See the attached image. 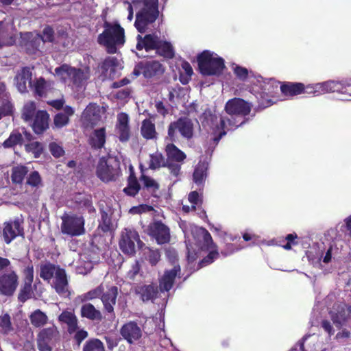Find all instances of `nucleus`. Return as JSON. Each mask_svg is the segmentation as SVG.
Returning <instances> with one entry per match:
<instances>
[{
	"label": "nucleus",
	"instance_id": "obj_1",
	"mask_svg": "<svg viewBox=\"0 0 351 351\" xmlns=\"http://www.w3.org/2000/svg\"><path fill=\"white\" fill-rule=\"evenodd\" d=\"M188 251L189 263H193L199 256L208 255L199 263V267L212 263L219 256L217 245L213 243L210 234L202 227L190 225V230H183Z\"/></svg>",
	"mask_w": 351,
	"mask_h": 351
},
{
	"label": "nucleus",
	"instance_id": "obj_2",
	"mask_svg": "<svg viewBox=\"0 0 351 351\" xmlns=\"http://www.w3.org/2000/svg\"><path fill=\"white\" fill-rule=\"evenodd\" d=\"M199 121L202 128L208 134L209 141H213L215 145L228 131L234 130L243 123L241 121L237 124L220 114L213 113L210 110H206L199 117Z\"/></svg>",
	"mask_w": 351,
	"mask_h": 351
},
{
	"label": "nucleus",
	"instance_id": "obj_3",
	"mask_svg": "<svg viewBox=\"0 0 351 351\" xmlns=\"http://www.w3.org/2000/svg\"><path fill=\"white\" fill-rule=\"evenodd\" d=\"M124 4L128 12L127 18L130 22L133 19V8L139 10L134 25L141 33L145 32L158 16V0H132V3L125 1Z\"/></svg>",
	"mask_w": 351,
	"mask_h": 351
},
{
	"label": "nucleus",
	"instance_id": "obj_4",
	"mask_svg": "<svg viewBox=\"0 0 351 351\" xmlns=\"http://www.w3.org/2000/svg\"><path fill=\"white\" fill-rule=\"evenodd\" d=\"M136 39V49L138 51L136 55L138 57L148 56L147 54L142 52L143 49H145L147 53L151 50H155L156 53L165 58H172L174 56L175 51L172 44L160 40L156 34H147L143 38L141 35H138Z\"/></svg>",
	"mask_w": 351,
	"mask_h": 351
},
{
	"label": "nucleus",
	"instance_id": "obj_5",
	"mask_svg": "<svg viewBox=\"0 0 351 351\" xmlns=\"http://www.w3.org/2000/svg\"><path fill=\"white\" fill-rule=\"evenodd\" d=\"M104 31L98 36V43L104 45L109 53L117 52L125 43L124 29L117 23L105 22Z\"/></svg>",
	"mask_w": 351,
	"mask_h": 351
},
{
	"label": "nucleus",
	"instance_id": "obj_6",
	"mask_svg": "<svg viewBox=\"0 0 351 351\" xmlns=\"http://www.w3.org/2000/svg\"><path fill=\"white\" fill-rule=\"evenodd\" d=\"M55 76L73 88H82L90 77V70L88 67L75 68L66 64L55 69Z\"/></svg>",
	"mask_w": 351,
	"mask_h": 351
},
{
	"label": "nucleus",
	"instance_id": "obj_7",
	"mask_svg": "<svg viewBox=\"0 0 351 351\" xmlns=\"http://www.w3.org/2000/svg\"><path fill=\"white\" fill-rule=\"evenodd\" d=\"M52 274L56 276L55 282L52 283V287L60 295L64 298L68 297L70 295V291L65 270L51 263L40 265V277L41 278L49 283Z\"/></svg>",
	"mask_w": 351,
	"mask_h": 351
},
{
	"label": "nucleus",
	"instance_id": "obj_8",
	"mask_svg": "<svg viewBox=\"0 0 351 351\" xmlns=\"http://www.w3.org/2000/svg\"><path fill=\"white\" fill-rule=\"evenodd\" d=\"M198 67L204 75H220L225 69L224 60L216 53L205 50L197 56Z\"/></svg>",
	"mask_w": 351,
	"mask_h": 351
},
{
	"label": "nucleus",
	"instance_id": "obj_9",
	"mask_svg": "<svg viewBox=\"0 0 351 351\" xmlns=\"http://www.w3.org/2000/svg\"><path fill=\"white\" fill-rule=\"evenodd\" d=\"M120 173L119 161L117 158L108 156L99 160L97 167V175L104 182L115 180Z\"/></svg>",
	"mask_w": 351,
	"mask_h": 351
},
{
	"label": "nucleus",
	"instance_id": "obj_10",
	"mask_svg": "<svg viewBox=\"0 0 351 351\" xmlns=\"http://www.w3.org/2000/svg\"><path fill=\"white\" fill-rule=\"evenodd\" d=\"M61 231L70 236H80L84 233V219L81 216L64 214L62 217Z\"/></svg>",
	"mask_w": 351,
	"mask_h": 351
},
{
	"label": "nucleus",
	"instance_id": "obj_11",
	"mask_svg": "<svg viewBox=\"0 0 351 351\" xmlns=\"http://www.w3.org/2000/svg\"><path fill=\"white\" fill-rule=\"evenodd\" d=\"M58 337L59 332L54 325L41 330L37 337V345L39 350L51 351Z\"/></svg>",
	"mask_w": 351,
	"mask_h": 351
},
{
	"label": "nucleus",
	"instance_id": "obj_12",
	"mask_svg": "<svg viewBox=\"0 0 351 351\" xmlns=\"http://www.w3.org/2000/svg\"><path fill=\"white\" fill-rule=\"evenodd\" d=\"M136 243H137L138 246H141L142 243L138 232L133 229L125 228L121 233L119 241V247L121 251L128 255L134 254Z\"/></svg>",
	"mask_w": 351,
	"mask_h": 351
},
{
	"label": "nucleus",
	"instance_id": "obj_13",
	"mask_svg": "<svg viewBox=\"0 0 351 351\" xmlns=\"http://www.w3.org/2000/svg\"><path fill=\"white\" fill-rule=\"evenodd\" d=\"M177 131L183 137L191 138L193 134V123L191 120L186 118L180 119L177 121L171 123L168 129V136L171 141H176Z\"/></svg>",
	"mask_w": 351,
	"mask_h": 351
},
{
	"label": "nucleus",
	"instance_id": "obj_14",
	"mask_svg": "<svg viewBox=\"0 0 351 351\" xmlns=\"http://www.w3.org/2000/svg\"><path fill=\"white\" fill-rule=\"evenodd\" d=\"M104 110L95 104H90L84 110L82 119L85 128H94L101 119Z\"/></svg>",
	"mask_w": 351,
	"mask_h": 351
},
{
	"label": "nucleus",
	"instance_id": "obj_15",
	"mask_svg": "<svg viewBox=\"0 0 351 351\" xmlns=\"http://www.w3.org/2000/svg\"><path fill=\"white\" fill-rule=\"evenodd\" d=\"M225 110L230 115L245 116L251 110L249 103L239 98H234L227 101Z\"/></svg>",
	"mask_w": 351,
	"mask_h": 351
},
{
	"label": "nucleus",
	"instance_id": "obj_16",
	"mask_svg": "<svg viewBox=\"0 0 351 351\" xmlns=\"http://www.w3.org/2000/svg\"><path fill=\"white\" fill-rule=\"evenodd\" d=\"M130 118L128 114L120 112L117 116L115 133L119 141L126 142L130 138Z\"/></svg>",
	"mask_w": 351,
	"mask_h": 351
},
{
	"label": "nucleus",
	"instance_id": "obj_17",
	"mask_svg": "<svg viewBox=\"0 0 351 351\" xmlns=\"http://www.w3.org/2000/svg\"><path fill=\"white\" fill-rule=\"evenodd\" d=\"M149 235L154 238L158 244H165L170 241L169 228L160 221H155L149 228Z\"/></svg>",
	"mask_w": 351,
	"mask_h": 351
},
{
	"label": "nucleus",
	"instance_id": "obj_18",
	"mask_svg": "<svg viewBox=\"0 0 351 351\" xmlns=\"http://www.w3.org/2000/svg\"><path fill=\"white\" fill-rule=\"evenodd\" d=\"M18 286V276L14 271H9L0 276V293L11 295Z\"/></svg>",
	"mask_w": 351,
	"mask_h": 351
},
{
	"label": "nucleus",
	"instance_id": "obj_19",
	"mask_svg": "<svg viewBox=\"0 0 351 351\" xmlns=\"http://www.w3.org/2000/svg\"><path fill=\"white\" fill-rule=\"evenodd\" d=\"M23 228L19 219L4 223L3 237L6 243H10L16 237L23 235Z\"/></svg>",
	"mask_w": 351,
	"mask_h": 351
},
{
	"label": "nucleus",
	"instance_id": "obj_20",
	"mask_svg": "<svg viewBox=\"0 0 351 351\" xmlns=\"http://www.w3.org/2000/svg\"><path fill=\"white\" fill-rule=\"evenodd\" d=\"M335 84H333V80L316 84H308L304 85V93L312 95L313 96H318L332 93Z\"/></svg>",
	"mask_w": 351,
	"mask_h": 351
},
{
	"label": "nucleus",
	"instance_id": "obj_21",
	"mask_svg": "<svg viewBox=\"0 0 351 351\" xmlns=\"http://www.w3.org/2000/svg\"><path fill=\"white\" fill-rule=\"evenodd\" d=\"M121 335L129 343H133L141 337L142 331L135 322H130L122 326Z\"/></svg>",
	"mask_w": 351,
	"mask_h": 351
},
{
	"label": "nucleus",
	"instance_id": "obj_22",
	"mask_svg": "<svg viewBox=\"0 0 351 351\" xmlns=\"http://www.w3.org/2000/svg\"><path fill=\"white\" fill-rule=\"evenodd\" d=\"M180 274L179 265H174L173 268L165 271L163 276L160 279V289L161 291H169L173 287L175 278Z\"/></svg>",
	"mask_w": 351,
	"mask_h": 351
},
{
	"label": "nucleus",
	"instance_id": "obj_23",
	"mask_svg": "<svg viewBox=\"0 0 351 351\" xmlns=\"http://www.w3.org/2000/svg\"><path fill=\"white\" fill-rule=\"evenodd\" d=\"M119 69H121V66L119 60L114 57L106 58L100 66L104 78H114Z\"/></svg>",
	"mask_w": 351,
	"mask_h": 351
},
{
	"label": "nucleus",
	"instance_id": "obj_24",
	"mask_svg": "<svg viewBox=\"0 0 351 351\" xmlns=\"http://www.w3.org/2000/svg\"><path fill=\"white\" fill-rule=\"evenodd\" d=\"M32 72L29 68H23L15 77V84L18 90L20 93H25L27 89V84L33 83L32 79Z\"/></svg>",
	"mask_w": 351,
	"mask_h": 351
},
{
	"label": "nucleus",
	"instance_id": "obj_25",
	"mask_svg": "<svg viewBox=\"0 0 351 351\" xmlns=\"http://www.w3.org/2000/svg\"><path fill=\"white\" fill-rule=\"evenodd\" d=\"M331 318L335 326L339 328L347 321V315H351V306L346 307L344 304L338 305L330 312Z\"/></svg>",
	"mask_w": 351,
	"mask_h": 351
},
{
	"label": "nucleus",
	"instance_id": "obj_26",
	"mask_svg": "<svg viewBox=\"0 0 351 351\" xmlns=\"http://www.w3.org/2000/svg\"><path fill=\"white\" fill-rule=\"evenodd\" d=\"M106 132L104 127L95 128L90 134L88 143L94 149H101L106 143Z\"/></svg>",
	"mask_w": 351,
	"mask_h": 351
},
{
	"label": "nucleus",
	"instance_id": "obj_27",
	"mask_svg": "<svg viewBox=\"0 0 351 351\" xmlns=\"http://www.w3.org/2000/svg\"><path fill=\"white\" fill-rule=\"evenodd\" d=\"M208 167V162L206 160H200L196 165L193 175V180L197 187L200 188L204 185L207 177Z\"/></svg>",
	"mask_w": 351,
	"mask_h": 351
},
{
	"label": "nucleus",
	"instance_id": "obj_28",
	"mask_svg": "<svg viewBox=\"0 0 351 351\" xmlns=\"http://www.w3.org/2000/svg\"><path fill=\"white\" fill-rule=\"evenodd\" d=\"M118 289L115 286H112L106 293L101 296V301L106 311L109 313H113L114 306L116 304Z\"/></svg>",
	"mask_w": 351,
	"mask_h": 351
},
{
	"label": "nucleus",
	"instance_id": "obj_29",
	"mask_svg": "<svg viewBox=\"0 0 351 351\" xmlns=\"http://www.w3.org/2000/svg\"><path fill=\"white\" fill-rule=\"evenodd\" d=\"M49 116L47 112L44 110L38 111L32 123L34 131L37 134H40L45 130L49 125Z\"/></svg>",
	"mask_w": 351,
	"mask_h": 351
},
{
	"label": "nucleus",
	"instance_id": "obj_30",
	"mask_svg": "<svg viewBox=\"0 0 351 351\" xmlns=\"http://www.w3.org/2000/svg\"><path fill=\"white\" fill-rule=\"evenodd\" d=\"M59 321L67 326L68 332L72 334L77 330V318L72 311H64L59 315Z\"/></svg>",
	"mask_w": 351,
	"mask_h": 351
},
{
	"label": "nucleus",
	"instance_id": "obj_31",
	"mask_svg": "<svg viewBox=\"0 0 351 351\" xmlns=\"http://www.w3.org/2000/svg\"><path fill=\"white\" fill-rule=\"evenodd\" d=\"M135 292L141 296L143 301H148L156 297L158 289L154 285H138L136 287Z\"/></svg>",
	"mask_w": 351,
	"mask_h": 351
},
{
	"label": "nucleus",
	"instance_id": "obj_32",
	"mask_svg": "<svg viewBox=\"0 0 351 351\" xmlns=\"http://www.w3.org/2000/svg\"><path fill=\"white\" fill-rule=\"evenodd\" d=\"M285 96L292 97L304 93V84L300 82H287L280 86Z\"/></svg>",
	"mask_w": 351,
	"mask_h": 351
},
{
	"label": "nucleus",
	"instance_id": "obj_33",
	"mask_svg": "<svg viewBox=\"0 0 351 351\" xmlns=\"http://www.w3.org/2000/svg\"><path fill=\"white\" fill-rule=\"evenodd\" d=\"M165 69L158 61L151 60L145 64L143 74L146 77H151L163 73Z\"/></svg>",
	"mask_w": 351,
	"mask_h": 351
},
{
	"label": "nucleus",
	"instance_id": "obj_34",
	"mask_svg": "<svg viewBox=\"0 0 351 351\" xmlns=\"http://www.w3.org/2000/svg\"><path fill=\"white\" fill-rule=\"evenodd\" d=\"M73 114L74 110L71 107L66 106L64 108L63 112H59L54 117L53 122L55 126L61 128L66 125L69 123V117Z\"/></svg>",
	"mask_w": 351,
	"mask_h": 351
},
{
	"label": "nucleus",
	"instance_id": "obj_35",
	"mask_svg": "<svg viewBox=\"0 0 351 351\" xmlns=\"http://www.w3.org/2000/svg\"><path fill=\"white\" fill-rule=\"evenodd\" d=\"M165 152L168 159L177 162H183L186 158V155L172 143L166 145Z\"/></svg>",
	"mask_w": 351,
	"mask_h": 351
},
{
	"label": "nucleus",
	"instance_id": "obj_36",
	"mask_svg": "<svg viewBox=\"0 0 351 351\" xmlns=\"http://www.w3.org/2000/svg\"><path fill=\"white\" fill-rule=\"evenodd\" d=\"M335 84L332 88V93H338L342 95L341 99L351 100V84L345 82L333 81Z\"/></svg>",
	"mask_w": 351,
	"mask_h": 351
},
{
	"label": "nucleus",
	"instance_id": "obj_37",
	"mask_svg": "<svg viewBox=\"0 0 351 351\" xmlns=\"http://www.w3.org/2000/svg\"><path fill=\"white\" fill-rule=\"evenodd\" d=\"M50 86L51 84L46 82L43 77L36 79L33 81V83H29V88L34 91L35 95L40 97L45 95Z\"/></svg>",
	"mask_w": 351,
	"mask_h": 351
},
{
	"label": "nucleus",
	"instance_id": "obj_38",
	"mask_svg": "<svg viewBox=\"0 0 351 351\" xmlns=\"http://www.w3.org/2000/svg\"><path fill=\"white\" fill-rule=\"evenodd\" d=\"M15 38L10 32V27L3 22H0V47L6 45H12Z\"/></svg>",
	"mask_w": 351,
	"mask_h": 351
},
{
	"label": "nucleus",
	"instance_id": "obj_39",
	"mask_svg": "<svg viewBox=\"0 0 351 351\" xmlns=\"http://www.w3.org/2000/svg\"><path fill=\"white\" fill-rule=\"evenodd\" d=\"M81 315L91 320L101 319V314L91 304H85L81 308Z\"/></svg>",
	"mask_w": 351,
	"mask_h": 351
},
{
	"label": "nucleus",
	"instance_id": "obj_40",
	"mask_svg": "<svg viewBox=\"0 0 351 351\" xmlns=\"http://www.w3.org/2000/svg\"><path fill=\"white\" fill-rule=\"evenodd\" d=\"M141 132L146 139H154L156 138L155 125L149 119H145L142 122Z\"/></svg>",
	"mask_w": 351,
	"mask_h": 351
},
{
	"label": "nucleus",
	"instance_id": "obj_41",
	"mask_svg": "<svg viewBox=\"0 0 351 351\" xmlns=\"http://www.w3.org/2000/svg\"><path fill=\"white\" fill-rule=\"evenodd\" d=\"M279 84L273 79H267L265 83L263 85L262 89L259 93L261 98L265 96H271L278 89Z\"/></svg>",
	"mask_w": 351,
	"mask_h": 351
},
{
	"label": "nucleus",
	"instance_id": "obj_42",
	"mask_svg": "<svg viewBox=\"0 0 351 351\" xmlns=\"http://www.w3.org/2000/svg\"><path fill=\"white\" fill-rule=\"evenodd\" d=\"M267 79L259 75H252L250 77V90L254 95H258L262 89L263 85Z\"/></svg>",
	"mask_w": 351,
	"mask_h": 351
},
{
	"label": "nucleus",
	"instance_id": "obj_43",
	"mask_svg": "<svg viewBox=\"0 0 351 351\" xmlns=\"http://www.w3.org/2000/svg\"><path fill=\"white\" fill-rule=\"evenodd\" d=\"M104 291V288L102 285H99L97 288L90 290V291L79 295L75 299L76 302H83L86 300H93L101 295Z\"/></svg>",
	"mask_w": 351,
	"mask_h": 351
},
{
	"label": "nucleus",
	"instance_id": "obj_44",
	"mask_svg": "<svg viewBox=\"0 0 351 351\" xmlns=\"http://www.w3.org/2000/svg\"><path fill=\"white\" fill-rule=\"evenodd\" d=\"M149 158L148 167L151 169H156L166 166L165 158L161 153L155 152L150 154Z\"/></svg>",
	"mask_w": 351,
	"mask_h": 351
},
{
	"label": "nucleus",
	"instance_id": "obj_45",
	"mask_svg": "<svg viewBox=\"0 0 351 351\" xmlns=\"http://www.w3.org/2000/svg\"><path fill=\"white\" fill-rule=\"evenodd\" d=\"M29 319L33 326L41 327L47 323L48 317L45 313L38 309L32 313Z\"/></svg>",
	"mask_w": 351,
	"mask_h": 351
},
{
	"label": "nucleus",
	"instance_id": "obj_46",
	"mask_svg": "<svg viewBox=\"0 0 351 351\" xmlns=\"http://www.w3.org/2000/svg\"><path fill=\"white\" fill-rule=\"evenodd\" d=\"M141 181L143 186L149 191L153 193L155 196H157L156 192L159 189V184L154 178L147 176L143 173L141 177Z\"/></svg>",
	"mask_w": 351,
	"mask_h": 351
},
{
	"label": "nucleus",
	"instance_id": "obj_47",
	"mask_svg": "<svg viewBox=\"0 0 351 351\" xmlns=\"http://www.w3.org/2000/svg\"><path fill=\"white\" fill-rule=\"evenodd\" d=\"M180 82L183 84H187L191 75L193 73V69L190 64L187 62H182L181 64V68L180 70Z\"/></svg>",
	"mask_w": 351,
	"mask_h": 351
},
{
	"label": "nucleus",
	"instance_id": "obj_48",
	"mask_svg": "<svg viewBox=\"0 0 351 351\" xmlns=\"http://www.w3.org/2000/svg\"><path fill=\"white\" fill-rule=\"evenodd\" d=\"M22 141V134L18 131H13L8 138L3 142V146L5 148L12 147L16 145L21 144Z\"/></svg>",
	"mask_w": 351,
	"mask_h": 351
},
{
	"label": "nucleus",
	"instance_id": "obj_49",
	"mask_svg": "<svg viewBox=\"0 0 351 351\" xmlns=\"http://www.w3.org/2000/svg\"><path fill=\"white\" fill-rule=\"evenodd\" d=\"M53 29L51 27H45L43 29V35L42 36L37 35L34 38V43H38V45H36V47H35L36 49H38V46H39V43L40 42H43V43L51 42L53 40Z\"/></svg>",
	"mask_w": 351,
	"mask_h": 351
},
{
	"label": "nucleus",
	"instance_id": "obj_50",
	"mask_svg": "<svg viewBox=\"0 0 351 351\" xmlns=\"http://www.w3.org/2000/svg\"><path fill=\"white\" fill-rule=\"evenodd\" d=\"M27 168L25 166H17L12 169V180L14 183H21L27 173Z\"/></svg>",
	"mask_w": 351,
	"mask_h": 351
},
{
	"label": "nucleus",
	"instance_id": "obj_51",
	"mask_svg": "<svg viewBox=\"0 0 351 351\" xmlns=\"http://www.w3.org/2000/svg\"><path fill=\"white\" fill-rule=\"evenodd\" d=\"M75 201L82 207H84L89 213H92L95 211L94 207L93 206L92 202L90 201V197L89 195L79 194L75 197Z\"/></svg>",
	"mask_w": 351,
	"mask_h": 351
},
{
	"label": "nucleus",
	"instance_id": "obj_52",
	"mask_svg": "<svg viewBox=\"0 0 351 351\" xmlns=\"http://www.w3.org/2000/svg\"><path fill=\"white\" fill-rule=\"evenodd\" d=\"M36 105L33 101L27 102L23 107L22 117L25 121H32L35 114Z\"/></svg>",
	"mask_w": 351,
	"mask_h": 351
},
{
	"label": "nucleus",
	"instance_id": "obj_53",
	"mask_svg": "<svg viewBox=\"0 0 351 351\" xmlns=\"http://www.w3.org/2000/svg\"><path fill=\"white\" fill-rule=\"evenodd\" d=\"M231 69L236 76V77L240 81H245L248 77H250V73L247 69L239 66L237 64H232L231 66Z\"/></svg>",
	"mask_w": 351,
	"mask_h": 351
},
{
	"label": "nucleus",
	"instance_id": "obj_54",
	"mask_svg": "<svg viewBox=\"0 0 351 351\" xmlns=\"http://www.w3.org/2000/svg\"><path fill=\"white\" fill-rule=\"evenodd\" d=\"M140 189V185L136 179L130 176L128 179V185L124 189V192L130 196L135 195Z\"/></svg>",
	"mask_w": 351,
	"mask_h": 351
},
{
	"label": "nucleus",
	"instance_id": "obj_55",
	"mask_svg": "<svg viewBox=\"0 0 351 351\" xmlns=\"http://www.w3.org/2000/svg\"><path fill=\"white\" fill-rule=\"evenodd\" d=\"M84 351H104L103 343L97 339L89 340L83 348Z\"/></svg>",
	"mask_w": 351,
	"mask_h": 351
},
{
	"label": "nucleus",
	"instance_id": "obj_56",
	"mask_svg": "<svg viewBox=\"0 0 351 351\" xmlns=\"http://www.w3.org/2000/svg\"><path fill=\"white\" fill-rule=\"evenodd\" d=\"M25 150L28 153H31L35 158H38L43 151V147L41 143L34 141L31 142L25 145Z\"/></svg>",
	"mask_w": 351,
	"mask_h": 351
},
{
	"label": "nucleus",
	"instance_id": "obj_57",
	"mask_svg": "<svg viewBox=\"0 0 351 351\" xmlns=\"http://www.w3.org/2000/svg\"><path fill=\"white\" fill-rule=\"evenodd\" d=\"M145 258L152 265H155L160 260V254L158 250H152L149 247L144 249Z\"/></svg>",
	"mask_w": 351,
	"mask_h": 351
},
{
	"label": "nucleus",
	"instance_id": "obj_58",
	"mask_svg": "<svg viewBox=\"0 0 351 351\" xmlns=\"http://www.w3.org/2000/svg\"><path fill=\"white\" fill-rule=\"evenodd\" d=\"M32 295V284L24 282L23 288L19 294V300L21 302H25L30 298Z\"/></svg>",
	"mask_w": 351,
	"mask_h": 351
},
{
	"label": "nucleus",
	"instance_id": "obj_59",
	"mask_svg": "<svg viewBox=\"0 0 351 351\" xmlns=\"http://www.w3.org/2000/svg\"><path fill=\"white\" fill-rule=\"evenodd\" d=\"M0 328L3 333H8L12 330L10 317L8 314L0 316Z\"/></svg>",
	"mask_w": 351,
	"mask_h": 351
},
{
	"label": "nucleus",
	"instance_id": "obj_60",
	"mask_svg": "<svg viewBox=\"0 0 351 351\" xmlns=\"http://www.w3.org/2000/svg\"><path fill=\"white\" fill-rule=\"evenodd\" d=\"M27 182L28 184L32 186L38 187L39 186H40L41 178L38 172L36 171L32 172L27 177Z\"/></svg>",
	"mask_w": 351,
	"mask_h": 351
},
{
	"label": "nucleus",
	"instance_id": "obj_61",
	"mask_svg": "<svg viewBox=\"0 0 351 351\" xmlns=\"http://www.w3.org/2000/svg\"><path fill=\"white\" fill-rule=\"evenodd\" d=\"M14 107L11 101H6L0 104V119L3 116L10 115L12 113Z\"/></svg>",
	"mask_w": 351,
	"mask_h": 351
},
{
	"label": "nucleus",
	"instance_id": "obj_62",
	"mask_svg": "<svg viewBox=\"0 0 351 351\" xmlns=\"http://www.w3.org/2000/svg\"><path fill=\"white\" fill-rule=\"evenodd\" d=\"M140 270V265L137 261L134 263L131 269L127 272L126 278L130 280H134L136 276L138 274Z\"/></svg>",
	"mask_w": 351,
	"mask_h": 351
},
{
	"label": "nucleus",
	"instance_id": "obj_63",
	"mask_svg": "<svg viewBox=\"0 0 351 351\" xmlns=\"http://www.w3.org/2000/svg\"><path fill=\"white\" fill-rule=\"evenodd\" d=\"M111 220L108 217V214L105 212L101 213V222L99 227L104 232H107L110 230Z\"/></svg>",
	"mask_w": 351,
	"mask_h": 351
},
{
	"label": "nucleus",
	"instance_id": "obj_64",
	"mask_svg": "<svg viewBox=\"0 0 351 351\" xmlns=\"http://www.w3.org/2000/svg\"><path fill=\"white\" fill-rule=\"evenodd\" d=\"M49 150L51 154L56 158L62 156L64 153L62 147L56 143H51L49 144Z\"/></svg>",
	"mask_w": 351,
	"mask_h": 351
}]
</instances>
